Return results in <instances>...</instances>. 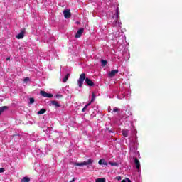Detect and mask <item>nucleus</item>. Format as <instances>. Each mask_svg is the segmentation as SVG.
Here are the masks:
<instances>
[{"label": "nucleus", "mask_w": 182, "mask_h": 182, "mask_svg": "<svg viewBox=\"0 0 182 182\" xmlns=\"http://www.w3.org/2000/svg\"><path fill=\"white\" fill-rule=\"evenodd\" d=\"M85 83L87 85V86H95V82H93V81H92V80L89 79V78H86V73H82L80 75V77L77 80V85L79 86V87H82V86H83V82H85Z\"/></svg>", "instance_id": "obj_1"}, {"label": "nucleus", "mask_w": 182, "mask_h": 182, "mask_svg": "<svg viewBox=\"0 0 182 182\" xmlns=\"http://www.w3.org/2000/svg\"><path fill=\"white\" fill-rule=\"evenodd\" d=\"M40 95L43 96V97H48L49 99H52L53 97V95L50 93H48L46 91L41 90L40 91Z\"/></svg>", "instance_id": "obj_2"}, {"label": "nucleus", "mask_w": 182, "mask_h": 182, "mask_svg": "<svg viewBox=\"0 0 182 182\" xmlns=\"http://www.w3.org/2000/svg\"><path fill=\"white\" fill-rule=\"evenodd\" d=\"M25 32H26V28H23L21 31L16 36L17 39H23L25 36Z\"/></svg>", "instance_id": "obj_3"}, {"label": "nucleus", "mask_w": 182, "mask_h": 182, "mask_svg": "<svg viewBox=\"0 0 182 182\" xmlns=\"http://www.w3.org/2000/svg\"><path fill=\"white\" fill-rule=\"evenodd\" d=\"M63 14H64V17L65 18V19H69V18H70V16H72L70 10H64Z\"/></svg>", "instance_id": "obj_4"}, {"label": "nucleus", "mask_w": 182, "mask_h": 182, "mask_svg": "<svg viewBox=\"0 0 182 182\" xmlns=\"http://www.w3.org/2000/svg\"><path fill=\"white\" fill-rule=\"evenodd\" d=\"M85 29L84 28H80L76 34H75V38H80L82 36V33H83Z\"/></svg>", "instance_id": "obj_5"}, {"label": "nucleus", "mask_w": 182, "mask_h": 182, "mask_svg": "<svg viewBox=\"0 0 182 182\" xmlns=\"http://www.w3.org/2000/svg\"><path fill=\"white\" fill-rule=\"evenodd\" d=\"M134 163L136 166V169L140 170V161L137 158H134Z\"/></svg>", "instance_id": "obj_6"}, {"label": "nucleus", "mask_w": 182, "mask_h": 182, "mask_svg": "<svg viewBox=\"0 0 182 182\" xmlns=\"http://www.w3.org/2000/svg\"><path fill=\"white\" fill-rule=\"evenodd\" d=\"M117 73H119V70H112L109 73V75L110 76V77H113L116 76Z\"/></svg>", "instance_id": "obj_7"}, {"label": "nucleus", "mask_w": 182, "mask_h": 182, "mask_svg": "<svg viewBox=\"0 0 182 182\" xmlns=\"http://www.w3.org/2000/svg\"><path fill=\"white\" fill-rule=\"evenodd\" d=\"M50 104L53 105V106H55V107H60V105L58 102V101L53 100L50 102Z\"/></svg>", "instance_id": "obj_8"}, {"label": "nucleus", "mask_w": 182, "mask_h": 182, "mask_svg": "<svg viewBox=\"0 0 182 182\" xmlns=\"http://www.w3.org/2000/svg\"><path fill=\"white\" fill-rule=\"evenodd\" d=\"M129 133H130L129 129L122 130V136H124V137H127V136H129Z\"/></svg>", "instance_id": "obj_9"}, {"label": "nucleus", "mask_w": 182, "mask_h": 182, "mask_svg": "<svg viewBox=\"0 0 182 182\" xmlns=\"http://www.w3.org/2000/svg\"><path fill=\"white\" fill-rule=\"evenodd\" d=\"M98 164H100V166H107V162H106V160L105 159H100L98 161Z\"/></svg>", "instance_id": "obj_10"}, {"label": "nucleus", "mask_w": 182, "mask_h": 182, "mask_svg": "<svg viewBox=\"0 0 182 182\" xmlns=\"http://www.w3.org/2000/svg\"><path fill=\"white\" fill-rule=\"evenodd\" d=\"M92 163H93V160L89 159L87 161L82 162V166H87L89 164H92Z\"/></svg>", "instance_id": "obj_11"}, {"label": "nucleus", "mask_w": 182, "mask_h": 182, "mask_svg": "<svg viewBox=\"0 0 182 182\" xmlns=\"http://www.w3.org/2000/svg\"><path fill=\"white\" fill-rule=\"evenodd\" d=\"M5 110H8V106H3L0 107V116L2 114L3 112H5Z\"/></svg>", "instance_id": "obj_12"}, {"label": "nucleus", "mask_w": 182, "mask_h": 182, "mask_svg": "<svg viewBox=\"0 0 182 182\" xmlns=\"http://www.w3.org/2000/svg\"><path fill=\"white\" fill-rule=\"evenodd\" d=\"M31 181V178L28 176H25L21 179V182H29Z\"/></svg>", "instance_id": "obj_13"}, {"label": "nucleus", "mask_w": 182, "mask_h": 182, "mask_svg": "<svg viewBox=\"0 0 182 182\" xmlns=\"http://www.w3.org/2000/svg\"><path fill=\"white\" fill-rule=\"evenodd\" d=\"M70 76V74L68 73L65 77L63 79V83H66L68 82V79H69V77Z\"/></svg>", "instance_id": "obj_14"}, {"label": "nucleus", "mask_w": 182, "mask_h": 182, "mask_svg": "<svg viewBox=\"0 0 182 182\" xmlns=\"http://www.w3.org/2000/svg\"><path fill=\"white\" fill-rule=\"evenodd\" d=\"M89 106H90V102L85 105V107L82 108V113H85V112H86V109H87V107H89Z\"/></svg>", "instance_id": "obj_15"}, {"label": "nucleus", "mask_w": 182, "mask_h": 182, "mask_svg": "<svg viewBox=\"0 0 182 182\" xmlns=\"http://www.w3.org/2000/svg\"><path fill=\"white\" fill-rule=\"evenodd\" d=\"M95 100H96V95L95 94V92H93L92 97L91 99V101L90 102V105H92V103H93Z\"/></svg>", "instance_id": "obj_16"}, {"label": "nucleus", "mask_w": 182, "mask_h": 182, "mask_svg": "<svg viewBox=\"0 0 182 182\" xmlns=\"http://www.w3.org/2000/svg\"><path fill=\"white\" fill-rule=\"evenodd\" d=\"M45 113H46V109H41V110L38 111V114H45Z\"/></svg>", "instance_id": "obj_17"}, {"label": "nucleus", "mask_w": 182, "mask_h": 182, "mask_svg": "<svg viewBox=\"0 0 182 182\" xmlns=\"http://www.w3.org/2000/svg\"><path fill=\"white\" fill-rule=\"evenodd\" d=\"M95 182H106V179L105 178H99L96 179Z\"/></svg>", "instance_id": "obj_18"}, {"label": "nucleus", "mask_w": 182, "mask_h": 182, "mask_svg": "<svg viewBox=\"0 0 182 182\" xmlns=\"http://www.w3.org/2000/svg\"><path fill=\"white\" fill-rule=\"evenodd\" d=\"M109 164H110V166H115L116 167H117V166H119V164H117V162H109Z\"/></svg>", "instance_id": "obj_19"}, {"label": "nucleus", "mask_w": 182, "mask_h": 182, "mask_svg": "<svg viewBox=\"0 0 182 182\" xmlns=\"http://www.w3.org/2000/svg\"><path fill=\"white\" fill-rule=\"evenodd\" d=\"M75 166H77V167H83V162L81 163H75Z\"/></svg>", "instance_id": "obj_20"}, {"label": "nucleus", "mask_w": 182, "mask_h": 182, "mask_svg": "<svg viewBox=\"0 0 182 182\" xmlns=\"http://www.w3.org/2000/svg\"><path fill=\"white\" fill-rule=\"evenodd\" d=\"M101 63L102 66H105L106 65H107V61L105 60H102Z\"/></svg>", "instance_id": "obj_21"}, {"label": "nucleus", "mask_w": 182, "mask_h": 182, "mask_svg": "<svg viewBox=\"0 0 182 182\" xmlns=\"http://www.w3.org/2000/svg\"><path fill=\"white\" fill-rule=\"evenodd\" d=\"M113 112H114V113H119V112H120V109H119L117 107H114L113 109Z\"/></svg>", "instance_id": "obj_22"}, {"label": "nucleus", "mask_w": 182, "mask_h": 182, "mask_svg": "<svg viewBox=\"0 0 182 182\" xmlns=\"http://www.w3.org/2000/svg\"><path fill=\"white\" fill-rule=\"evenodd\" d=\"M56 99H62L63 97V95H60V94H57L55 95Z\"/></svg>", "instance_id": "obj_23"}, {"label": "nucleus", "mask_w": 182, "mask_h": 182, "mask_svg": "<svg viewBox=\"0 0 182 182\" xmlns=\"http://www.w3.org/2000/svg\"><path fill=\"white\" fill-rule=\"evenodd\" d=\"M116 15H117V19H119V7L116 9Z\"/></svg>", "instance_id": "obj_24"}, {"label": "nucleus", "mask_w": 182, "mask_h": 182, "mask_svg": "<svg viewBox=\"0 0 182 182\" xmlns=\"http://www.w3.org/2000/svg\"><path fill=\"white\" fill-rule=\"evenodd\" d=\"M35 103V99L34 98H30V105H32Z\"/></svg>", "instance_id": "obj_25"}, {"label": "nucleus", "mask_w": 182, "mask_h": 182, "mask_svg": "<svg viewBox=\"0 0 182 182\" xmlns=\"http://www.w3.org/2000/svg\"><path fill=\"white\" fill-rule=\"evenodd\" d=\"M4 172H5V168H0V173H4Z\"/></svg>", "instance_id": "obj_26"}, {"label": "nucleus", "mask_w": 182, "mask_h": 182, "mask_svg": "<svg viewBox=\"0 0 182 182\" xmlns=\"http://www.w3.org/2000/svg\"><path fill=\"white\" fill-rule=\"evenodd\" d=\"M28 80H29V78H28V77H26V78L24 79V82H26V81H28Z\"/></svg>", "instance_id": "obj_27"}, {"label": "nucleus", "mask_w": 182, "mask_h": 182, "mask_svg": "<svg viewBox=\"0 0 182 182\" xmlns=\"http://www.w3.org/2000/svg\"><path fill=\"white\" fill-rule=\"evenodd\" d=\"M6 60H7V61H8V60H11V58H9V57L6 58Z\"/></svg>", "instance_id": "obj_28"}, {"label": "nucleus", "mask_w": 182, "mask_h": 182, "mask_svg": "<svg viewBox=\"0 0 182 182\" xmlns=\"http://www.w3.org/2000/svg\"><path fill=\"white\" fill-rule=\"evenodd\" d=\"M117 178V180H122V177H120V176H118Z\"/></svg>", "instance_id": "obj_29"}, {"label": "nucleus", "mask_w": 182, "mask_h": 182, "mask_svg": "<svg viewBox=\"0 0 182 182\" xmlns=\"http://www.w3.org/2000/svg\"><path fill=\"white\" fill-rule=\"evenodd\" d=\"M127 180L128 182H132V181L129 178H127Z\"/></svg>", "instance_id": "obj_30"}, {"label": "nucleus", "mask_w": 182, "mask_h": 182, "mask_svg": "<svg viewBox=\"0 0 182 182\" xmlns=\"http://www.w3.org/2000/svg\"><path fill=\"white\" fill-rule=\"evenodd\" d=\"M121 182H127L126 180H122Z\"/></svg>", "instance_id": "obj_31"}, {"label": "nucleus", "mask_w": 182, "mask_h": 182, "mask_svg": "<svg viewBox=\"0 0 182 182\" xmlns=\"http://www.w3.org/2000/svg\"><path fill=\"white\" fill-rule=\"evenodd\" d=\"M109 132L112 133V130H109Z\"/></svg>", "instance_id": "obj_32"}]
</instances>
